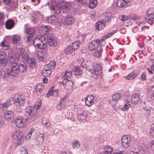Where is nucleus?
<instances>
[{
    "label": "nucleus",
    "mask_w": 154,
    "mask_h": 154,
    "mask_svg": "<svg viewBox=\"0 0 154 154\" xmlns=\"http://www.w3.org/2000/svg\"><path fill=\"white\" fill-rule=\"evenodd\" d=\"M47 4L49 5V9L54 11L57 14L60 13L61 11L63 13H67L71 8V5L69 2H61L57 3L56 0H48Z\"/></svg>",
    "instance_id": "obj_1"
},
{
    "label": "nucleus",
    "mask_w": 154,
    "mask_h": 154,
    "mask_svg": "<svg viewBox=\"0 0 154 154\" xmlns=\"http://www.w3.org/2000/svg\"><path fill=\"white\" fill-rule=\"evenodd\" d=\"M27 66L24 63H17L14 62L11 65V75L12 76H16L20 72H26Z\"/></svg>",
    "instance_id": "obj_2"
},
{
    "label": "nucleus",
    "mask_w": 154,
    "mask_h": 154,
    "mask_svg": "<svg viewBox=\"0 0 154 154\" xmlns=\"http://www.w3.org/2000/svg\"><path fill=\"white\" fill-rule=\"evenodd\" d=\"M17 53L12 55L9 54V57L12 60H14V61L20 59L23 61H26L27 63H29V57L27 53L23 52L22 49L19 48H17ZM10 60L11 61V60Z\"/></svg>",
    "instance_id": "obj_3"
},
{
    "label": "nucleus",
    "mask_w": 154,
    "mask_h": 154,
    "mask_svg": "<svg viewBox=\"0 0 154 154\" xmlns=\"http://www.w3.org/2000/svg\"><path fill=\"white\" fill-rule=\"evenodd\" d=\"M45 35H40L35 38L33 41V44L39 49L45 48L46 47L45 42Z\"/></svg>",
    "instance_id": "obj_4"
},
{
    "label": "nucleus",
    "mask_w": 154,
    "mask_h": 154,
    "mask_svg": "<svg viewBox=\"0 0 154 154\" xmlns=\"http://www.w3.org/2000/svg\"><path fill=\"white\" fill-rule=\"evenodd\" d=\"M146 14L147 18L145 19L146 22L152 25L154 23V8H149Z\"/></svg>",
    "instance_id": "obj_5"
},
{
    "label": "nucleus",
    "mask_w": 154,
    "mask_h": 154,
    "mask_svg": "<svg viewBox=\"0 0 154 154\" xmlns=\"http://www.w3.org/2000/svg\"><path fill=\"white\" fill-rule=\"evenodd\" d=\"M14 100L16 105L19 106H23L25 102L24 97L22 95H15L14 96Z\"/></svg>",
    "instance_id": "obj_6"
},
{
    "label": "nucleus",
    "mask_w": 154,
    "mask_h": 154,
    "mask_svg": "<svg viewBox=\"0 0 154 154\" xmlns=\"http://www.w3.org/2000/svg\"><path fill=\"white\" fill-rule=\"evenodd\" d=\"M131 142V137L128 135H124L122 138V145L125 148H128L130 145Z\"/></svg>",
    "instance_id": "obj_7"
},
{
    "label": "nucleus",
    "mask_w": 154,
    "mask_h": 154,
    "mask_svg": "<svg viewBox=\"0 0 154 154\" xmlns=\"http://www.w3.org/2000/svg\"><path fill=\"white\" fill-rule=\"evenodd\" d=\"M26 119L25 116H19L15 119L16 126L19 128H22L25 126Z\"/></svg>",
    "instance_id": "obj_8"
},
{
    "label": "nucleus",
    "mask_w": 154,
    "mask_h": 154,
    "mask_svg": "<svg viewBox=\"0 0 154 154\" xmlns=\"http://www.w3.org/2000/svg\"><path fill=\"white\" fill-rule=\"evenodd\" d=\"M24 135L23 132L18 131H16L12 134V137L13 138L15 139H18V141L16 143L17 145L20 144Z\"/></svg>",
    "instance_id": "obj_9"
},
{
    "label": "nucleus",
    "mask_w": 154,
    "mask_h": 154,
    "mask_svg": "<svg viewBox=\"0 0 154 154\" xmlns=\"http://www.w3.org/2000/svg\"><path fill=\"white\" fill-rule=\"evenodd\" d=\"M45 40H46V45L47 44H48L49 45L53 47H57L58 46L56 40L54 39L52 36L50 35L47 36L45 35Z\"/></svg>",
    "instance_id": "obj_10"
},
{
    "label": "nucleus",
    "mask_w": 154,
    "mask_h": 154,
    "mask_svg": "<svg viewBox=\"0 0 154 154\" xmlns=\"http://www.w3.org/2000/svg\"><path fill=\"white\" fill-rule=\"evenodd\" d=\"M38 59L41 62H45L48 60V55L45 52L38 51L37 54Z\"/></svg>",
    "instance_id": "obj_11"
},
{
    "label": "nucleus",
    "mask_w": 154,
    "mask_h": 154,
    "mask_svg": "<svg viewBox=\"0 0 154 154\" xmlns=\"http://www.w3.org/2000/svg\"><path fill=\"white\" fill-rule=\"evenodd\" d=\"M131 0H117L116 4L119 7L124 8L129 6Z\"/></svg>",
    "instance_id": "obj_12"
},
{
    "label": "nucleus",
    "mask_w": 154,
    "mask_h": 154,
    "mask_svg": "<svg viewBox=\"0 0 154 154\" xmlns=\"http://www.w3.org/2000/svg\"><path fill=\"white\" fill-rule=\"evenodd\" d=\"M99 40L97 39L96 40L92 41L89 44V49L92 51L96 49L99 46Z\"/></svg>",
    "instance_id": "obj_13"
},
{
    "label": "nucleus",
    "mask_w": 154,
    "mask_h": 154,
    "mask_svg": "<svg viewBox=\"0 0 154 154\" xmlns=\"http://www.w3.org/2000/svg\"><path fill=\"white\" fill-rule=\"evenodd\" d=\"M8 61V57L3 52H0V63L5 66L7 63Z\"/></svg>",
    "instance_id": "obj_14"
},
{
    "label": "nucleus",
    "mask_w": 154,
    "mask_h": 154,
    "mask_svg": "<svg viewBox=\"0 0 154 154\" xmlns=\"http://www.w3.org/2000/svg\"><path fill=\"white\" fill-rule=\"evenodd\" d=\"M62 21L61 20L58 19L55 16V15L48 17L47 19V22L48 23L52 25L56 24L58 22L60 23Z\"/></svg>",
    "instance_id": "obj_15"
},
{
    "label": "nucleus",
    "mask_w": 154,
    "mask_h": 154,
    "mask_svg": "<svg viewBox=\"0 0 154 154\" xmlns=\"http://www.w3.org/2000/svg\"><path fill=\"white\" fill-rule=\"evenodd\" d=\"M93 73L94 75L98 76L102 72V67L101 64H96L94 66V68L93 69Z\"/></svg>",
    "instance_id": "obj_16"
},
{
    "label": "nucleus",
    "mask_w": 154,
    "mask_h": 154,
    "mask_svg": "<svg viewBox=\"0 0 154 154\" xmlns=\"http://www.w3.org/2000/svg\"><path fill=\"white\" fill-rule=\"evenodd\" d=\"M150 102L145 99L142 100L141 103V105L142 107L146 110L149 111L150 110Z\"/></svg>",
    "instance_id": "obj_17"
},
{
    "label": "nucleus",
    "mask_w": 154,
    "mask_h": 154,
    "mask_svg": "<svg viewBox=\"0 0 154 154\" xmlns=\"http://www.w3.org/2000/svg\"><path fill=\"white\" fill-rule=\"evenodd\" d=\"M62 82L64 88L67 89H70L72 88L73 83L72 81L65 78L63 79Z\"/></svg>",
    "instance_id": "obj_18"
},
{
    "label": "nucleus",
    "mask_w": 154,
    "mask_h": 154,
    "mask_svg": "<svg viewBox=\"0 0 154 154\" xmlns=\"http://www.w3.org/2000/svg\"><path fill=\"white\" fill-rule=\"evenodd\" d=\"M132 104L130 99L127 98L125 100L124 106L121 108V109L124 111H127L129 107L131 106Z\"/></svg>",
    "instance_id": "obj_19"
},
{
    "label": "nucleus",
    "mask_w": 154,
    "mask_h": 154,
    "mask_svg": "<svg viewBox=\"0 0 154 154\" xmlns=\"http://www.w3.org/2000/svg\"><path fill=\"white\" fill-rule=\"evenodd\" d=\"M11 68L10 70H8L7 69H2L0 71V76L3 78H5L9 75H11Z\"/></svg>",
    "instance_id": "obj_20"
},
{
    "label": "nucleus",
    "mask_w": 154,
    "mask_h": 154,
    "mask_svg": "<svg viewBox=\"0 0 154 154\" xmlns=\"http://www.w3.org/2000/svg\"><path fill=\"white\" fill-rule=\"evenodd\" d=\"M139 96L138 94L137 93H135L133 94L131 96V102L132 105H134L135 104H137L139 102Z\"/></svg>",
    "instance_id": "obj_21"
},
{
    "label": "nucleus",
    "mask_w": 154,
    "mask_h": 154,
    "mask_svg": "<svg viewBox=\"0 0 154 154\" xmlns=\"http://www.w3.org/2000/svg\"><path fill=\"white\" fill-rule=\"evenodd\" d=\"M66 101V97L61 98L57 103V108L58 109H61L64 108L65 106V102Z\"/></svg>",
    "instance_id": "obj_22"
},
{
    "label": "nucleus",
    "mask_w": 154,
    "mask_h": 154,
    "mask_svg": "<svg viewBox=\"0 0 154 154\" xmlns=\"http://www.w3.org/2000/svg\"><path fill=\"white\" fill-rule=\"evenodd\" d=\"M4 115L5 119L8 121H10L14 116V113L11 111L7 110L4 112Z\"/></svg>",
    "instance_id": "obj_23"
},
{
    "label": "nucleus",
    "mask_w": 154,
    "mask_h": 154,
    "mask_svg": "<svg viewBox=\"0 0 154 154\" xmlns=\"http://www.w3.org/2000/svg\"><path fill=\"white\" fill-rule=\"evenodd\" d=\"M94 97L91 95H88L86 98L85 103L88 106H91L94 103Z\"/></svg>",
    "instance_id": "obj_24"
},
{
    "label": "nucleus",
    "mask_w": 154,
    "mask_h": 154,
    "mask_svg": "<svg viewBox=\"0 0 154 154\" xmlns=\"http://www.w3.org/2000/svg\"><path fill=\"white\" fill-rule=\"evenodd\" d=\"M74 18L70 15H68L65 17V21L67 25H69L74 22Z\"/></svg>",
    "instance_id": "obj_25"
},
{
    "label": "nucleus",
    "mask_w": 154,
    "mask_h": 154,
    "mask_svg": "<svg viewBox=\"0 0 154 154\" xmlns=\"http://www.w3.org/2000/svg\"><path fill=\"white\" fill-rule=\"evenodd\" d=\"M26 122L31 123L35 120L37 118L36 116L34 114H30L27 118H25Z\"/></svg>",
    "instance_id": "obj_26"
},
{
    "label": "nucleus",
    "mask_w": 154,
    "mask_h": 154,
    "mask_svg": "<svg viewBox=\"0 0 154 154\" xmlns=\"http://www.w3.org/2000/svg\"><path fill=\"white\" fill-rule=\"evenodd\" d=\"M102 20L105 22H107L111 20V13L110 12H106L103 13Z\"/></svg>",
    "instance_id": "obj_27"
},
{
    "label": "nucleus",
    "mask_w": 154,
    "mask_h": 154,
    "mask_svg": "<svg viewBox=\"0 0 154 154\" xmlns=\"http://www.w3.org/2000/svg\"><path fill=\"white\" fill-rule=\"evenodd\" d=\"M14 21L11 19H9L6 21L5 26L7 29H10L14 27Z\"/></svg>",
    "instance_id": "obj_28"
},
{
    "label": "nucleus",
    "mask_w": 154,
    "mask_h": 154,
    "mask_svg": "<svg viewBox=\"0 0 154 154\" xmlns=\"http://www.w3.org/2000/svg\"><path fill=\"white\" fill-rule=\"evenodd\" d=\"M44 134H38L36 138V143L37 144H41L44 140Z\"/></svg>",
    "instance_id": "obj_29"
},
{
    "label": "nucleus",
    "mask_w": 154,
    "mask_h": 154,
    "mask_svg": "<svg viewBox=\"0 0 154 154\" xmlns=\"http://www.w3.org/2000/svg\"><path fill=\"white\" fill-rule=\"evenodd\" d=\"M105 22L102 21H99L96 24V27L98 30H100L103 29L105 26Z\"/></svg>",
    "instance_id": "obj_30"
},
{
    "label": "nucleus",
    "mask_w": 154,
    "mask_h": 154,
    "mask_svg": "<svg viewBox=\"0 0 154 154\" xmlns=\"http://www.w3.org/2000/svg\"><path fill=\"white\" fill-rule=\"evenodd\" d=\"M138 74L137 73L132 72L125 76V78L129 80H133L137 77Z\"/></svg>",
    "instance_id": "obj_31"
},
{
    "label": "nucleus",
    "mask_w": 154,
    "mask_h": 154,
    "mask_svg": "<svg viewBox=\"0 0 154 154\" xmlns=\"http://www.w3.org/2000/svg\"><path fill=\"white\" fill-rule=\"evenodd\" d=\"M87 113L86 111H83L77 116V118L79 120H83L87 118Z\"/></svg>",
    "instance_id": "obj_32"
},
{
    "label": "nucleus",
    "mask_w": 154,
    "mask_h": 154,
    "mask_svg": "<svg viewBox=\"0 0 154 154\" xmlns=\"http://www.w3.org/2000/svg\"><path fill=\"white\" fill-rule=\"evenodd\" d=\"M87 66L86 69L87 70L89 71H92L94 68V63L91 61H87Z\"/></svg>",
    "instance_id": "obj_33"
},
{
    "label": "nucleus",
    "mask_w": 154,
    "mask_h": 154,
    "mask_svg": "<svg viewBox=\"0 0 154 154\" xmlns=\"http://www.w3.org/2000/svg\"><path fill=\"white\" fill-rule=\"evenodd\" d=\"M33 36L26 34L24 37L25 41L28 43H30V44H33Z\"/></svg>",
    "instance_id": "obj_34"
},
{
    "label": "nucleus",
    "mask_w": 154,
    "mask_h": 154,
    "mask_svg": "<svg viewBox=\"0 0 154 154\" xmlns=\"http://www.w3.org/2000/svg\"><path fill=\"white\" fill-rule=\"evenodd\" d=\"M56 62L54 60H52L50 61L48 64L45 65L46 68L49 69L51 70L53 69L56 65Z\"/></svg>",
    "instance_id": "obj_35"
},
{
    "label": "nucleus",
    "mask_w": 154,
    "mask_h": 154,
    "mask_svg": "<svg viewBox=\"0 0 154 154\" xmlns=\"http://www.w3.org/2000/svg\"><path fill=\"white\" fill-rule=\"evenodd\" d=\"M51 73V70L45 67V69L42 71V75L44 76H49Z\"/></svg>",
    "instance_id": "obj_36"
},
{
    "label": "nucleus",
    "mask_w": 154,
    "mask_h": 154,
    "mask_svg": "<svg viewBox=\"0 0 154 154\" xmlns=\"http://www.w3.org/2000/svg\"><path fill=\"white\" fill-rule=\"evenodd\" d=\"M21 40V37L18 35H15L13 37V42L15 44H19Z\"/></svg>",
    "instance_id": "obj_37"
},
{
    "label": "nucleus",
    "mask_w": 154,
    "mask_h": 154,
    "mask_svg": "<svg viewBox=\"0 0 154 154\" xmlns=\"http://www.w3.org/2000/svg\"><path fill=\"white\" fill-rule=\"evenodd\" d=\"M97 0H90L87 5H88L90 8H93L97 6Z\"/></svg>",
    "instance_id": "obj_38"
},
{
    "label": "nucleus",
    "mask_w": 154,
    "mask_h": 154,
    "mask_svg": "<svg viewBox=\"0 0 154 154\" xmlns=\"http://www.w3.org/2000/svg\"><path fill=\"white\" fill-rule=\"evenodd\" d=\"M44 89L43 85L42 84H38L37 85L35 89L36 90V92L38 94L41 93V92Z\"/></svg>",
    "instance_id": "obj_39"
},
{
    "label": "nucleus",
    "mask_w": 154,
    "mask_h": 154,
    "mask_svg": "<svg viewBox=\"0 0 154 154\" xmlns=\"http://www.w3.org/2000/svg\"><path fill=\"white\" fill-rule=\"evenodd\" d=\"M29 62V67L31 69H33L35 67L36 64V60L33 58H32Z\"/></svg>",
    "instance_id": "obj_40"
},
{
    "label": "nucleus",
    "mask_w": 154,
    "mask_h": 154,
    "mask_svg": "<svg viewBox=\"0 0 154 154\" xmlns=\"http://www.w3.org/2000/svg\"><path fill=\"white\" fill-rule=\"evenodd\" d=\"M121 97V94L119 93H116L113 95L112 97V101H117L119 100Z\"/></svg>",
    "instance_id": "obj_41"
},
{
    "label": "nucleus",
    "mask_w": 154,
    "mask_h": 154,
    "mask_svg": "<svg viewBox=\"0 0 154 154\" xmlns=\"http://www.w3.org/2000/svg\"><path fill=\"white\" fill-rule=\"evenodd\" d=\"M26 34L33 36L35 33V31L32 28H27L26 29Z\"/></svg>",
    "instance_id": "obj_42"
},
{
    "label": "nucleus",
    "mask_w": 154,
    "mask_h": 154,
    "mask_svg": "<svg viewBox=\"0 0 154 154\" xmlns=\"http://www.w3.org/2000/svg\"><path fill=\"white\" fill-rule=\"evenodd\" d=\"M2 47L4 50H8L10 48L9 45L5 40H4L2 42Z\"/></svg>",
    "instance_id": "obj_43"
},
{
    "label": "nucleus",
    "mask_w": 154,
    "mask_h": 154,
    "mask_svg": "<svg viewBox=\"0 0 154 154\" xmlns=\"http://www.w3.org/2000/svg\"><path fill=\"white\" fill-rule=\"evenodd\" d=\"M74 51L72 47L70 45H69L64 49V52L66 54H69Z\"/></svg>",
    "instance_id": "obj_44"
},
{
    "label": "nucleus",
    "mask_w": 154,
    "mask_h": 154,
    "mask_svg": "<svg viewBox=\"0 0 154 154\" xmlns=\"http://www.w3.org/2000/svg\"><path fill=\"white\" fill-rule=\"evenodd\" d=\"M72 147L74 149H77L80 146V144L79 141L77 140L73 141L72 143Z\"/></svg>",
    "instance_id": "obj_45"
},
{
    "label": "nucleus",
    "mask_w": 154,
    "mask_h": 154,
    "mask_svg": "<svg viewBox=\"0 0 154 154\" xmlns=\"http://www.w3.org/2000/svg\"><path fill=\"white\" fill-rule=\"evenodd\" d=\"M81 43L79 42L75 41L72 43L71 45H70L75 51L79 47Z\"/></svg>",
    "instance_id": "obj_46"
},
{
    "label": "nucleus",
    "mask_w": 154,
    "mask_h": 154,
    "mask_svg": "<svg viewBox=\"0 0 154 154\" xmlns=\"http://www.w3.org/2000/svg\"><path fill=\"white\" fill-rule=\"evenodd\" d=\"M26 112L29 114H34V108L33 106H29L27 107L26 109Z\"/></svg>",
    "instance_id": "obj_47"
},
{
    "label": "nucleus",
    "mask_w": 154,
    "mask_h": 154,
    "mask_svg": "<svg viewBox=\"0 0 154 154\" xmlns=\"http://www.w3.org/2000/svg\"><path fill=\"white\" fill-rule=\"evenodd\" d=\"M73 72H74V74L76 75H79L81 74L82 71L79 68L77 67H75L73 69Z\"/></svg>",
    "instance_id": "obj_48"
},
{
    "label": "nucleus",
    "mask_w": 154,
    "mask_h": 154,
    "mask_svg": "<svg viewBox=\"0 0 154 154\" xmlns=\"http://www.w3.org/2000/svg\"><path fill=\"white\" fill-rule=\"evenodd\" d=\"M102 54V50L100 49L94 52L93 55L96 57H100L101 56Z\"/></svg>",
    "instance_id": "obj_49"
},
{
    "label": "nucleus",
    "mask_w": 154,
    "mask_h": 154,
    "mask_svg": "<svg viewBox=\"0 0 154 154\" xmlns=\"http://www.w3.org/2000/svg\"><path fill=\"white\" fill-rule=\"evenodd\" d=\"M72 73L71 71L69 70L66 71L62 77L63 79L67 78V77H70L71 76Z\"/></svg>",
    "instance_id": "obj_50"
},
{
    "label": "nucleus",
    "mask_w": 154,
    "mask_h": 154,
    "mask_svg": "<svg viewBox=\"0 0 154 154\" xmlns=\"http://www.w3.org/2000/svg\"><path fill=\"white\" fill-rule=\"evenodd\" d=\"M50 26H42V30L46 32L45 34L48 33L51 30Z\"/></svg>",
    "instance_id": "obj_51"
},
{
    "label": "nucleus",
    "mask_w": 154,
    "mask_h": 154,
    "mask_svg": "<svg viewBox=\"0 0 154 154\" xmlns=\"http://www.w3.org/2000/svg\"><path fill=\"white\" fill-rule=\"evenodd\" d=\"M145 24V22L144 21L141 22V23L139 24L138 26L140 27L141 30H144L145 29V28H146L147 29H148L149 27L145 26H144Z\"/></svg>",
    "instance_id": "obj_52"
},
{
    "label": "nucleus",
    "mask_w": 154,
    "mask_h": 154,
    "mask_svg": "<svg viewBox=\"0 0 154 154\" xmlns=\"http://www.w3.org/2000/svg\"><path fill=\"white\" fill-rule=\"evenodd\" d=\"M117 30H114L112 32H109L103 38H103L104 39L107 38H109L112 35L114 34L116 32Z\"/></svg>",
    "instance_id": "obj_53"
},
{
    "label": "nucleus",
    "mask_w": 154,
    "mask_h": 154,
    "mask_svg": "<svg viewBox=\"0 0 154 154\" xmlns=\"http://www.w3.org/2000/svg\"><path fill=\"white\" fill-rule=\"evenodd\" d=\"M119 18L122 21H124L125 20H126L128 19L129 17L128 16L123 15H119Z\"/></svg>",
    "instance_id": "obj_54"
},
{
    "label": "nucleus",
    "mask_w": 154,
    "mask_h": 154,
    "mask_svg": "<svg viewBox=\"0 0 154 154\" xmlns=\"http://www.w3.org/2000/svg\"><path fill=\"white\" fill-rule=\"evenodd\" d=\"M65 116L68 118L71 119L72 121H74L75 119L73 116H72V113H70L69 112H66V114Z\"/></svg>",
    "instance_id": "obj_55"
},
{
    "label": "nucleus",
    "mask_w": 154,
    "mask_h": 154,
    "mask_svg": "<svg viewBox=\"0 0 154 154\" xmlns=\"http://www.w3.org/2000/svg\"><path fill=\"white\" fill-rule=\"evenodd\" d=\"M42 123L43 125H44L46 126L49 127L50 125V123L48 120H47L45 119H44L42 121Z\"/></svg>",
    "instance_id": "obj_56"
},
{
    "label": "nucleus",
    "mask_w": 154,
    "mask_h": 154,
    "mask_svg": "<svg viewBox=\"0 0 154 154\" xmlns=\"http://www.w3.org/2000/svg\"><path fill=\"white\" fill-rule=\"evenodd\" d=\"M20 150L21 154H27L28 153L27 150L25 146H23L21 148Z\"/></svg>",
    "instance_id": "obj_57"
},
{
    "label": "nucleus",
    "mask_w": 154,
    "mask_h": 154,
    "mask_svg": "<svg viewBox=\"0 0 154 154\" xmlns=\"http://www.w3.org/2000/svg\"><path fill=\"white\" fill-rule=\"evenodd\" d=\"M10 105V103L9 102H6L3 104L2 108L5 109L8 107Z\"/></svg>",
    "instance_id": "obj_58"
},
{
    "label": "nucleus",
    "mask_w": 154,
    "mask_h": 154,
    "mask_svg": "<svg viewBox=\"0 0 154 154\" xmlns=\"http://www.w3.org/2000/svg\"><path fill=\"white\" fill-rule=\"evenodd\" d=\"M151 128L150 134L152 137H154V122L152 125Z\"/></svg>",
    "instance_id": "obj_59"
},
{
    "label": "nucleus",
    "mask_w": 154,
    "mask_h": 154,
    "mask_svg": "<svg viewBox=\"0 0 154 154\" xmlns=\"http://www.w3.org/2000/svg\"><path fill=\"white\" fill-rule=\"evenodd\" d=\"M51 92L52 93V96H56L58 94V91L57 90H53V89H50Z\"/></svg>",
    "instance_id": "obj_60"
},
{
    "label": "nucleus",
    "mask_w": 154,
    "mask_h": 154,
    "mask_svg": "<svg viewBox=\"0 0 154 154\" xmlns=\"http://www.w3.org/2000/svg\"><path fill=\"white\" fill-rule=\"evenodd\" d=\"M41 104L40 101L37 102L34 105L36 109H38L40 107Z\"/></svg>",
    "instance_id": "obj_61"
},
{
    "label": "nucleus",
    "mask_w": 154,
    "mask_h": 154,
    "mask_svg": "<svg viewBox=\"0 0 154 154\" xmlns=\"http://www.w3.org/2000/svg\"><path fill=\"white\" fill-rule=\"evenodd\" d=\"M4 18L3 14L0 13V25L2 24L3 22V20Z\"/></svg>",
    "instance_id": "obj_62"
},
{
    "label": "nucleus",
    "mask_w": 154,
    "mask_h": 154,
    "mask_svg": "<svg viewBox=\"0 0 154 154\" xmlns=\"http://www.w3.org/2000/svg\"><path fill=\"white\" fill-rule=\"evenodd\" d=\"M152 93L151 94V98L154 100V85L152 87Z\"/></svg>",
    "instance_id": "obj_63"
},
{
    "label": "nucleus",
    "mask_w": 154,
    "mask_h": 154,
    "mask_svg": "<svg viewBox=\"0 0 154 154\" xmlns=\"http://www.w3.org/2000/svg\"><path fill=\"white\" fill-rule=\"evenodd\" d=\"M149 60L152 63H154V54H152L150 56Z\"/></svg>",
    "instance_id": "obj_64"
}]
</instances>
